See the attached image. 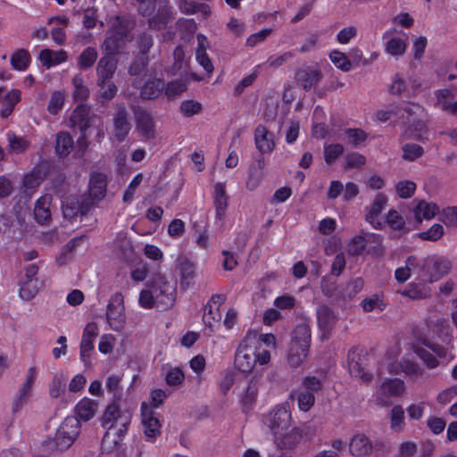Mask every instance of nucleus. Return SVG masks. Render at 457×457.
I'll use <instances>...</instances> for the list:
<instances>
[{
  "instance_id": "nucleus-1",
  "label": "nucleus",
  "mask_w": 457,
  "mask_h": 457,
  "mask_svg": "<svg viewBox=\"0 0 457 457\" xmlns=\"http://www.w3.org/2000/svg\"><path fill=\"white\" fill-rule=\"evenodd\" d=\"M311 337V328L307 323L303 322L295 327L287 354L290 367L298 368L306 360Z\"/></svg>"
},
{
  "instance_id": "nucleus-2",
  "label": "nucleus",
  "mask_w": 457,
  "mask_h": 457,
  "mask_svg": "<svg viewBox=\"0 0 457 457\" xmlns=\"http://www.w3.org/2000/svg\"><path fill=\"white\" fill-rule=\"evenodd\" d=\"M401 349L398 345L390 348L386 353L387 370L390 373H403L411 380H417L423 377L424 370L414 361L411 353L404 354L400 361L398 357Z\"/></svg>"
},
{
  "instance_id": "nucleus-3",
  "label": "nucleus",
  "mask_w": 457,
  "mask_h": 457,
  "mask_svg": "<svg viewBox=\"0 0 457 457\" xmlns=\"http://www.w3.org/2000/svg\"><path fill=\"white\" fill-rule=\"evenodd\" d=\"M131 421V413L127 410H120L116 403L109 404L102 417V426L106 429L104 440L112 436L121 438L128 430Z\"/></svg>"
},
{
  "instance_id": "nucleus-4",
  "label": "nucleus",
  "mask_w": 457,
  "mask_h": 457,
  "mask_svg": "<svg viewBox=\"0 0 457 457\" xmlns=\"http://www.w3.org/2000/svg\"><path fill=\"white\" fill-rule=\"evenodd\" d=\"M139 3V12L144 16H149L153 13L156 4L158 5V12L156 15L149 19L148 24L151 29H162L164 28L170 18V8L166 0H137Z\"/></svg>"
},
{
  "instance_id": "nucleus-5",
  "label": "nucleus",
  "mask_w": 457,
  "mask_h": 457,
  "mask_svg": "<svg viewBox=\"0 0 457 457\" xmlns=\"http://www.w3.org/2000/svg\"><path fill=\"white\" fill-rule=\"evenodd\" d=\"M291 412L287 403L275 406L263 418L264 424L269 427L273 436L286 432L291 427Z\"/></svg>"
},
{
  "instance_id": "nucleus-6",
  "label": "nucleus",
  "mask_w": 457,
  "mask_h": 457,
  "mask_svg": "<svg viewBox=\"0 0 457 457\" xmlns=\"http://www.w3.org/2000/svg\"><path fill=\"white\" fill-rule=\"evenodd\" d=\"M79 421L77 418L72 416L65 418L54 436L56 448L65 450L71 446L79 434Z\"/></svg>"
},
{
  "instance_id": "nucleus-7",
  "label": "nucleus",
  "mask_w": 457,
  "mask_h": 457,
  "mask_svg": "<svg viewBox=\"0 0 457 457\" xmlns=\"http://www.w3.org/2000/svg\"><path fill=\"white\" fill-rule=\"evenodd\" d=\"M451 262L443 257L428 256L423 259L422 279L432 283L449 273Z\"/></svg>"
},
{
  "instance_id": "nucleus-8",
  "label": "nucleus",
  "mask_w": 457,
  "mask_h": 457,
  "mask_svg": "<svg viewBox=\"0 0 457 457\" xmlns=\"http://www.w3.org/2000/svg\"><path fill=\"white\" fill-rule=\"evenodd\" d=\"M106 320L110 328L120 331L126 323L123 295L117 292L109 300L106 310Z\"/></svg>"
},
{
  "instance_id": "nucleus-9",
  "label": "nucleus",
  "mask_w": 457,
  "mask_h": 457,
  "mask_svg": "<svg viewBox=\"0 0 457 457\" xmlns=\"http://www.w3.org/2000/svg\"><path fill=\"white\" fill-rule=\"evenodd\" d=\"M156 306L161 310H166L173 306L176 300V283L168 281L164 278L154 280L153 285Z\"/></svg>"
},
{
  "instance_id": "nucleus-10",
  "label": "nucleus",
  "mask_w": 457,
  "mask_h": 457,
  "mask_svg": "<svg viewBox=\"0 0 457 457\" xmlns=\"http://www.w3.org/2000/svg\"><path fill=\"white\" fill-rule=\"evenodd\" d=\"M405 384L400 378H387L381 383L377 393L376 402L382 406L392 403L393 397H399L405 394Z\"/></svg>"
},
{
  "instance_id": "nucleus-11",
  "label": "nucleus",
  "mask_w": 457,
  "mask_h": 457,
  "mask_svg": "<svg viewBox=\"0 0 457 457\" xmlns=\"http://www.w3.org/2000/svg\"><path fill=\"white\" fill-rule=\"evenodd\" d=\"M368 357L366 353L358 348H353L348 353L349 372L354 378H361L368 383L371 380V375L366 371Z\"/></svg>"
},
{
  "instance_id": "nucleus-12",
  "label": "nucleus",
  "mask_w": 457,
  "mask_h": 457,
  "mask_svg": "<svg viewBox=\"0 0 457 457\" xmlns=\"http://www.w3.org/2000/svg\"><path fill=\"white\" fill-rule=\"evenodd\" d=\"M254 341H250L246 336L237 346L235 354L236 367L242 372H250L255 367L254 358H253V350L255 349L253 345Z\"/></svg>"
},
{
  "instance_id": "nucleus-13",
  "label": "nucleus",
  "mask_w": 457,
  "mask_h": 457,
  "mask_svg": "<svg viewBox=\"0 0 457 457\" xmlns=\"http://www.w3.org/2000/svg\"><path fill=\"white\" fill-rule=\"evenodd\" d=\"M382 40L385 47V52L390 54L391 56H402L405 54L407 50V36H400L395 29L386 30L383 34Z\"/></svg>"
},
{
  "instance_id": "nucleus-14",
  "label": "nucleus",
  "mask_w": 457,
  "mask_h": 457,
  "mask_svg": "<svg viewBox=\"0 0 457 457\" xmlns=\"http://www.w3.org/2000/svg\"><path fill=\"white\" fill-rule=\"evenodd\" d=\"M99 328L96 323L90 322L86 325L80 342L79 358L87 368L91 367L90 353L94 349V341L98 336Z\"/></svg>"
},
{
  "instance_id": "nucleus-15",
  "label": "nucleus",
  "mask_w": 457,
  "mask_h": 457,
  "mask_svg": "<svg viewBox=\"0 0 457 457\" xmlns=\"http://www.w3.org/2000/svg\"><path fill=\"white\" fill-rule=\"evenodd\" d=\"M387 204V197L383 194H378L372 204L365 208V220L375 229H383L384 222L379 216Z\"/></svg>"
},
{
  "instance_id": "nucleus-16",
  "label": "nucleus",
  "mask_w": 457,
  "mask_h": 457,
  "mask_svg": "<svg viewBox=\"0 0 457 457\" xmlns=\"http://www.w3.org/2000/svg\"><path fill=\"white\" fill-rule=\"evenodd\" d=\"M212 199L215 209V224L221 223L228 210L229 200L224 183L218 182L214 184Z\"/></svg>"
},
{
  "instance_id": "nucleus-17",
  "label": "nucleus",
  "mask_w": 457,
  "mask_h": 457,
  "mask_svg": "<svg viewBox=\"0 0 457 457\" xmlns=\"http://www.w3.org/2000/svg\"><path fill=\"white\" fill-rule=\"evenodd\" d=\"M136 130L145 139H154L156 136L154 117L145 110L137 109L135 112Z\"/></svg>"
},
{
  "instance_id": "nucleus-18",
  "label": "nucleus",
  "mask_w": 457,
  "mask_h": 457,
  "mask_svg": "<svg viewBox=\"0 0 457 457\" xmlns=\"http://www.w3.org/2000/svg\"><path fill=\"white\" fill-rule=\"evenodd\" d=\"M316 315L318 327L321 331V338L328 339L336 326L337 317L327 305H320L317 308Z\"/></svg>"
},
{
  "instance_id": "nucleus-19",
  "label": "nucleus",
  "mask_w": 457,
  "mask_h": 457,
  "mask_svg": "<svg viewBox=\"0 0 457 457\" xmlns=\"http://www.w3.org/2000/svg\"><path fill=\"white\" fill-rule=\"evenodd\" d=\"M428 120L427 116L420 117L417 120L406 124V128L404 129L402 137L403 140H419L425 141L428 140Z\"/></svg>"
},
{
  "instance_id": "nucleus-20",
  "label": "nucleus",
  "mask_w": 457,
  "mask_h": 457,
  "mask_svg": "<svg viewBox=\"0 0 457 457\" xmlns=\"http://www.w3.org/2000/svg\"><path fill=\"white\" fill-rule=\"evenodd\" d=\"M131 129L128 120V112L124 105H119L113 116L112 137L119 142L123 141Z\"/></svg>"
},
{
  "instance_id": "nucleus-21",
  "label": "nucleus",
  "mask_w": 457,
  "mask_h": 457,
  "mask_svg": "<svg viewBox=\"0 0 457 457\" xmlns=\"http://www.w3.org/2000/svg\"><path fill=\"white\" fill-rule=\"evenodd\" d=\"M141 422L144 428L145 435L147 437L154 438L160 434L161 424L155 417L154 411L145 403L141 405Z\"/></svg>"
},
{
  "instance_id": "nucleus-22",
  "label": "nucleus",
  "mask_w": 457,
  "mask_h": 457,
  "mask_svg": "<svg viewBox=\"0 0 457 457\" xmlns=\"http://www.w3.org/2000/svg\"><path fill=\"white\" fill-rule=\"evenodd\" d=\"M89 204L87 197L81 200L77 196H69L62 202V212L65 218L71 219L78 214L84 215L88 211Z\"/></svg>"
},
{
  "instance_id": "nucleus-23",
  "label": "nucleus",
  "mask_w": 457,
  "mask_h": 457,
  "mask_svg": "<svg viewBox=\"0 0 457 457\" xmlns=\"http://www.w3.org/2000/svg\"><path fill=\"white\" fill-rule=\"evenodd\" d=\"M321 79V71L313 67L302 68L295 73L296 82L306 91L316 86Z\"/></svg>"
},
{
  "instance_id": "nucleus-24",
  "label": "nucleus",
  "mask_w": 457,
  "mask_h": 457,
  "mask_svg": "<svg viewBox=\"0 0 457 457\" xmlns=\"http://www.w3.org/2000/svg\"><path fill=\"white\" fill-rule=\"evenodd\" d=\"M413 351L423 361L425 365L429 369H434L438 365L436 357L431 353V351L436 353L439 357H444V351L437 347L425 344V346L415 345H413Z\"/></svg>"
},
{
  "instance_id": "nucleus-25",
  "label": "nucleus",
  "mask_w": 457,
  "mask_h": 457,
  "mask_svg": "<svg viewBox=\"0 0 457 457\" xmlns=\"http://www.w3.org/2000/svg\"><path fill=\"white\" fill-rule=\"evenodd\" d=\"M256 148L262 153H270L275 148L273 134L262 125H259L254 131Z\"/></svg>"
},
{
  "instance_id": "nucleus-26",
  "label": "nucleus",
  "mask_w": 457,
  "mask_h": 457,
  "mask_svg": "<svg viewBox=\"0 0 457 457\" xmlns=\"http://www.w3.org/2000/svg\"><path fill=\"white\" fill-rule=\"evenodd\" d=\"M302 438L301 431L298 428L282 432L280 435L274 436V443L278 449H294Z\"/></svg>"
},
{
  "instance_id": "nucleus-27",
  "label": "nucleus",
  "mask_w": 457,
  "mask_h": 457,
  "mask_svg": "<svg viewBox=\"0 0 457 457\" xmlns=\"http://www.w3.org/2000/svg\"><path fill=\"white\" fill-rule=\"evenodd\" d=\"M178 269L179 270L180 286L183 288L191 286L195 277V263L188 258H180L178 260Z\"/></svg>"
},
{
  "instance_id": "nucleus-28",
  "label": "nucleus",
  "mask_w": 457,
  "mask_h": 457,
  "mask_svg": "<svg viewBox=\"0 0 457 457\" xmlns=\"http://www.w3.org/2000/svg\"><path fill=\"white\" fill-rule=\"evenodd\" d=\"M98 410V403L95 400L85 397L75 406L77 419L82 421H88L95 417Z\"/></svg>"
},
{
  "instance_id": "nucleus-29",
  "label": "nucleus",
  "mask_w": 457,
  "mask_h": 457,
  "mask_svg": "<svg viewBox=\"0 0 457 457\" xmlns=\"http://www.w3.org/2000/svg\"><path fill=\"white\" fill-rule=\"evenodd\" d=\"M21 92L19 89H12L4 95V87H0V103H2L1 115L8 117L13 111L14 106L21 100Z\"/></svg>"
},
{
  "instance_id": "nucleus-30",
  "label": "nucleus",
  "mask_w": 457,
  "mask_h": 457,
  "mask_svg": "<svg viewBox=\"0 0 457 457\" xmlns=\"http://www.w3.org/2000/svg\"><path fill=\"white\" fill-rule=\"evenodd\" d=\"M372 445L364 434L354 435L349 444L350 453L353 456L364 457L371 453Z\"/></svg>"
},
{
  "instance_id": "nucleus-31",
  "label": "nucleus",
  "mask_w": 457,
  "mask_h": 457,
  "mask_svg": "<svg viewBox=\"0 0 457 457\" xmlns=\"http://www.w3.org/2000/svg\"><path fill=\"white\" fill-rule=\"evenodd\" d=\"M396 110L399 113L397 118L404 120L405 124H408L420 117L427 116L426 110L421 105L415 103H407L403 107L396 106Z\"/></svg>"
},
{
  "instance_id": "nucleus-32",
  "label": "nucleus",
  "mask_w": 457,
  "mask_h": 457,
  "mask_svg": "<svg viewBox=\"0 0 457 457\" xmlns=\"http://www.w3.org/2000/svg\"><path fill=\"white\" fill-rule=\"evenodd\" d=\"M38 59L42 66L49 69L64 62L68 59V54L64 50L53 51L46 48L40 52Z\"/></svg>"
},
{
  "instance_id": "nucleus-33",
  "label": "nucleus",
  "mask_w": 457,
  "mask_h": 457,
  "mask_svg": "<svg viewBox=\"0 0 457 457\" xmlns=\"http://www.w3.org/2000/svg\"><path fill=\"white\" fill-rule=\"evenodd\" d=\"M414 217L417 221L421 222L422 219L431 220L439 213V207L435 203L425 200L418 201L413 208Z\"/></svg>"
},
{
  "instance_id": "nucleus-34",
  "label": "nucleus",
  "mask_w": 457,
  "mask_h": 457,
  "mask_svg": "<svg viewBox=\"0 0 457 457\" xmlns=\"http://www.w3.org/2000/svg\"><path fill=\"white\" fill-rule=\"evenodd\" d=\"M117 65L112 55L106 54L103 56L96 67L97 80H111L112 78Z\"/></svg>"
},
{
  "instance_id": "nucleus-35",
  "label": "nucleus",
  "mask_w": 457,
  "mask_h": 457,
  "mask_svg": "<svg viewBox=\"0 0 457 457\" xmlns=\"http://www.w3.org/2000/svg\"><path fill=\"white\" fill-rule=\"evenodd\" d=\"M90 108L87 104H79L71 115V123L84 132L89 127Z\"/></svg>"
},
{
  "instance_id": "nucleus-36",
  "label": "nucleus",
  "mask_w": 457,
  "mask_h": 457,
  "mask_svg": "<svg viewBox=\"0 0 457 457\" xmlns=\"http://www.w3.org/2000/svg\"><path fill=\"white\" fill-rule=\"evenodd\" d=\"M384 222V225L386 224L388 227L398 236L405 235L409 232V228L406 227V221L403 215L399 213L396 210H390Z\"/></svg>"
},
{
  "instance_id": "nucleus-37",
  "label": "nucleus",
  "mask_w": 457,
  "mask_h": 457,
  "mask_svg": "<svg viewBox=\"0 0 457 457\" xmlns=\"http://www.w3.org/2000/svg\"><path fill=\"white\" fill-rule=\"evenodd\" d=\"M164 91L163 79L152 78L142 87L140 95L144 99H155Z\"/></svg>"
},
{
  "instance_id": "nucleus-38",
  "label": "nucleus",
  "mask_w": 457,
  "mask_h": 457,
  "mask_svg": "<svg viewBox=\"0 0 457 457\" xmlns=\"http://www.w3.org/2000/svg\"><path fill=\"white\" fill-rule=\"evenodd\" d=\"M106 193V177L101 173L93 174L89 181V195L96 200L102 199Z\"/></svg>"
},
{
  "instance_id": "nucleus-39",
  "label": "nucleus",
  "mask_w": 457,
  "mask_h": 457,
  "mask_svg": "<svg viewBox=\"0 0 457 457\" xmlns=\"http://www.w3.org/2000/svg\"><path fill=\"white\" fill-rule=\"evenodd\" d=\"M51 203L50 195L40 197L35 204L34 214L38 223H45L50 219L51 212L49 209Z\"/></svg>"
},
{
  "instance_id": "nucleus-40",
  "label": "nucleus",
  "mask_w": 457,
  "mask_h": 457,
  "mask_svg": "<svg viewBox=\"0 0 457 457\" xmlns=\"http://www.w3.org/2000/svg\"><path fill=\"white\" fill-rule=\"evenodd\" d=\"M67 377L62 372H57L49 384V395L51 398L62 397L66 393Z\"/></svg>"
},
{
  "instance_id": "nucleus-41",
  "label": "nucleus",
  "mask_w": 457,
  "mask_h": 457,
  "mask_svg": "<svg viewBox=\"0 0 457 457\" xmlns=\"http://www.w3.org/2000/svg\"><path fill=\"white\" fill-rule=\"evenodd\" d=\"M73 145V138L68 132H60L56 135L55 151L59 156L64 157L70 154Z\"/></svg>"
},
{
  "instance_id": "nucleus-42",
  "label": "nucleus",
  "mask_w": 457,
  "mask_h": 457,
  "mask_svg": "<svg viewBox=\"0 0 457 457\" xmlns=\"http://www.w3.org/2000/svg\"><path fill=\"white\" fill-rule=\"evenodd\" d=\"M113 34H116L120 39L124 42L131 40V27L128 22L121 21L119 17H116L112 22V27L109 29Z\"/></svg>"
},
{
  "instance_id": "nucleus-43",
  "label": "nucleus",
  "mask_w": 457,
  "mask_h": 457,
  "mask_svg": "<svg viewBox=\"0 0 457 457\" xmlns=\"http://www.w3.org/2000/svg\"><path fill=\"white\" fill-rule=\"evenodd\" d=\"M374 234L361 233L355 236L349 243L347 251L351 255H359L363 253L366 248L367 242Z\"/></svg>"
},
{
  "instance_id": "nucleus-44",
  "label": "nucleus",
  "mask_w": 457,
  "mask_h": 457,
  "mask_svg": "<svg viewBox=\"0 0 457 457\" xmlns=\"http://www.w3.org/2000/svg\"><path fill=\"white\" fill-rule=\"evenodd\" d=\"M245 336L248 337L250 341H254L253 345L255 347H258L260 345L262 347V345H265L267 347L275 348L277 340L276 337L273 334L266 333V334H258L255 331L249 330Z\"/></svg>"
},
{
  "instance_id": "nucleus-45",
  "label": "nucleus",
  "mask_w": 457,
  "mask_h": 457,
  "mask_svg": "<svg viewBox=\"0 0 457 457\" xmlns=\"http://www.w3.org/2000/svg\"><path fill=\"white\" fill-rule=\"evenodd\" d=\"M99 87L98 99L101 103L111 101L117 93V87L112 80H97Z\"/></svg>"
},
{
  "instance_id": "nucleus-46",
  "label": "nucleus",
  "mask_w": 457,
  "mask_h": 457,
  "mask_svg": "<svg viewBox=\"0 0 457 457\" xmlns=\"http://www.w3.org/2000/svg\"><path fill=\"white\" fill-rule=\"evenodd\" d=\"M291 397L297 400L298 407L303 411H308L315 402V396L312 392L303 389L294 392Z\"/></svg>"
},
{
  "instance_id": "nucleus-47",
  "label": "nucleus",
  "mask_w": 457,
  "mask_h": 457,
  "mask_svg": "<svg viewBox=\"0 0 457 457\" xmlns=\"http://www.w3.org/2000/svg\"><path fill=\"white\" fill-rule=\"evenodd\" d=\"M98 54L96 48L87 47L82 51L78 59V68L87 70L94 65L97 59Z\"/></svg>"
},
{
  "instance_id": "nucleus-48",
  "label": "nucleus",
  "mask_w": 457,
  "mask_h": 457,
  "mask_svg": "<svg viewBox=\"0 0 457 457\" xmlns=\"http://www.w3.org/2000/svg\"><path fill=\"white\" fill-rule=\"evenodd\" d=\"M125 42L120 39L116 34L107 31L106 38L103 43V49L107 54H115L123 46Z\"/></svg>"
},
{
  "instance_id": "nucleus-49",
  "label": "nucleus",
  "mask_w": 457,
  "mask_h": 457,
  "mask_svg": "<svg viewBox=\"0 0 457 457\" xmlns=\"http://www.w3.org/2000/svg\"><path fill=\"white\" fill-rule=\"evenodd\" d=\"M72 85L74 87L73 97L77 102L85 101L89 96V89L84 84V80L81 75H75L72 79Z\"/></svg>"
},
{
  "instance_id": "nucleus-50",
  "label": "nucleus",
  "mask_w": 457,
  "mask_h": 457,
  "mask_svg": "<svg viewBox=\"0 0 457 457\" xmlns=\"http://www.w3.org/2000/svg\"><path fill=\"white\" fill-rule=\"evenodd\" d=\"M456 95V90H452L448 88L438 89L435 92V96L436 97V102L435 105L437 108L445 111V109L449 107L450 102H452V100L455 97Z\"/></svg>"
},
{
  "instance_id": "nucleus-51",
  "label": "nucleus",
  "mask_w": 457,
  "mask_h": 457,
  "mask_svg": "<svg viewBox=\"0 0 457 457\" xmlns=\"http://www.w3.org/2000/svg\"><path fill=\"white\" fill-rule=\"evenodd\" d=\"M258 395V379L253 377L247 381L245 388L241 393V399L245 404L253 403Z\"/></svg>"
},
{
  "instance_id": "nucleus-52",
  "label": "nucleus",
  "mask_w": 457,
  "mask_h": 457,
  "mask_svg": "<svg viewBox=\"0 0 457 457\" xmlns=\"http://www.w3.org/2000/svg\"><path fill=\"white\" fill-rule=\"evenodd\" d=\"M404 427V411L402 406L395 405L391 410L390 428L395 432H401Z\"/></svg>"
},
{
  "instance_id": "nucleus-53",
  "label": "nucleus",
  "mask_w": 457,
  "mask_h": 457,
  "mask_svg": "<svg viewBox=\"0 0 457 457\" xmlns=\"http://www.w3.org/2000/svg\"><path fill=\"white\" fill-rule=\"evenodd\" d=\"M65 103V95L61 91H54L47 104V112L51 115L58 114L63 108Z\"/></svg>"
},
{
  "instance_id": "nucleus-54",
  "label": "nucleus",
  "mask_w": 457,
  "mask_h": 457,
  "mask_svg": "<svg viewBox=\"0 0 457 457\" xmlns=\"http://www.w3.org/2000/svg\"><path fill=\"white\" fill-rule=\"evenodd\" d=\"M30 62V56L28 51L20 49L16 51L11 57V64L17 71H24Z\"/></svg>"
},
{
  "instance_id": "nucleus-55",
  "label": "nucleus",
  "mask_w": 457,
  "mask_h": 457,
  "mask_svg": "<svg viewBox=\"0 0 457 457\" xmlns=\"http://www.w3.org/2000/svg\"><path fill=\"white\" fill-rule=\"evenodd\" d=\"M46 174L39 169L33 170L23 179V188L34 191L44 180Z\"/></svg>"
},
{
  "instance_id": "nucleus-56",
  "label": "nucleus",
  "mask_w": 457,
  "mask_h": 457,
  "mask_svg": "<svg viewBox=\"0 0 457 457\" xmlns=\"http://www.w3.org/2000/svg\"><path fill=\"white\" fill-rule=\"evenodd\" d=\"M403 158L408 162H414L424 154L421 145L414 143H408L403 145Z\"/></svg>"
},
{
  "instance_id": "nucleus-57",
  "label": "nucleus",
  "mask_w": 457,
  "mask_h": 457,
  "mask_svg": "<svg viewBox=\"0 0 457 457\" xmlns=\"http://www.w3.org/2000/svg\"><path fill=\"white\" fill-rule=\"evenodd\" d=\"M30 396L31 393L19 388L12 399V411L13 413L20 412L29 403Z\"/></svg>"
},
{
  "instance_id": "nucleus-58",
  "label": "nucleus",
  "mask_w": 457,
  "mask_h": 457,
  "mask_svg": "<svg viewBox=\"0 0 457 457\" xmlns=\"http://www.w3.org/2000/svg\"><path fill=\"white\" fill-rule=\"evenodd\" d=\"M187 89V85L183 80H173L166 87L164 86L165 95L169 100H173L181 95Z\"/></svg>"
},
{
  "instance_id": "nucleus-59",
  "label": "nucleus",
  "mask_w": 457,
  "mask_h": 457,
  "mask_svg": "<svg viewBox=\"0 0 457 457\" xmlns=\"http://www.w3.org/2000/svg\"><path fill=\"white\" fill-rule=\"evenodd\" d=\"M185 379L184 372L179 367H170L165 374V381L169 386H179Z\"/></svg>"
},
{
  "instance_id": "nucleus-60",
  "label": "nucleus",
  "mask_w": 457,
  "mask_h": 457,
  "mask_svg": "<svg viewBox=\"0 0 457 457\" xmlns=\"http://www.w3.org/2000/svg\"><path fill=\"white\" fill-rule=\"evenodd\" d=\"M38 292L37 280L29 279L20 288V295L24 300H31Z\"/></svg>"
},
{
  "instance_id": "nucleus-61",
  "label": "nucleus",
  "mask_w": 457,
  "mask_h": 457,
  "mask_svg": "<svg viewBox=\"0 0 457 457\" xmlns=\"http://www.w3.org/2000/svg\"><path fill=\"white\" fill-rule=\"evenodd\" d=\"M331 62L343 71H349L352 68L351 62L344 53L333 51L329 54Z\"/></svg>"
},
{
  "instance_id": "nucleus-62",
  "label": "nucleus",
  "mask_w": 457,
  "mask_h": 457,
  "mask_svg": "<svg viewBox=\"0 0 457 457\" xmlns=\"http://www.w3.org/2000/svg\"><path fill=\"white\" fill-rule=\"evenodd\" d=\"M395 189L399 197L410 198L415 193L416 184L411 180H401L396 184Z\"/></svg>"
},
{
  "instance_id": "nucleus-63",
  "label": "nucleus",
  "mask_w": 457,
  "mask_h": 457,
  "mask_svg": "<svg viewBox=\"0 0 457 457\" xmlns=\"http://www.w3.org/2000/svg\"><path fill=\"white\" fill-rule=\"evenodd\" d=\"M179 110L183 116L191 117L202 111V104L195 100H185L181 102Z\"/></svg>"
},
{
  "instance_id": "nucleus-64",
  "label": "nucleus",
  "mask_w": 457,
  "mask_h": 457,
  "mask_svg": "<svg viewBox=\"0 0 457 457\" xmlns=\"http://www.w3.org/2000/svg\"><path fill=\"white\" fill-rule=\"evenodd\" d=\"M344 153V146L340 144H332L324 148V159L327 164H332Z\"/></svg>"
}]
</instances>
